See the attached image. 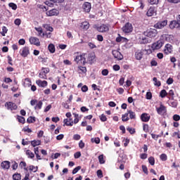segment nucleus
Wrapping results in <instances>:
<instances>
[{"label":"nucleus","instance_id":"obj_1","mask_svg":"<svg viewBox=\"0 0 180 180\" xmlns=\"http://www.w3.org/2000/svg\"><path fill=\"white\" fill-rule=\"evenodd\" d=\"M86 53L77 54L75 56L74 61L79 65H85L86 63Z\"/></svg>","mask_w":180,"mask_h":180},{"label":"nucleus","instance_id":"obj_2","mask_svg":"<svg viewBox=\"0 0 180 180\" xmlns=\"http://www.w3.org/2000/svg\"><path fill=\"white\" fill-rule=\"evenodd\" d=\"M145 36L147 37H150V39H153L158 34L157 30L155 29H150L148 30L147 31L144 32Z\"/></svg>","mask_w":180,"mask_h":180},{"label":"nucleus","instance_id":"obj_3","mask_svg":"<svg viewBox=\"0 0 180 180\" xmlns=\"http://www.w3.org/2000/svg\"><path fill=\"white\" fill-rule=\"evenodd\" d=\"M162 46H164V41H162V39H160L153 43L152 44L151 49L152 50H153V51H155V50H160V49H161Z\"/></svg>","mask_w":180,"mask_h":180},{"label":"nucleus","instance_id":"obj_4","mask_svg":"<svg viewBox=\"0 0 180 180\" xmlns=\"http://www.w3.org/2000/svg\"><path fill=\"white\" fill-rule=\"evenodd\" d=\"M112 54L114 58H116L119 61L123 60V55L119 51V50H112Z\"/></svg>","mask_w":180,"mask_h":180},{"label":"nucleus","instance_id":"obj_5","mask_svg":"<svg viewBox=\"0 0 180 180\" xmlns=\"http://www.w3.org/2000/svg\"><path fill=\"white\" fill-rule=\"evenodd\" d=\"M122 32H124V33H131V32H133V25L129 22L126 23L122 27Z\"/></svg>","mask_w":180,"mask_h":180},{"label":"nucleus","instance_id":"obj_6","mask_svg":"<svg viewBox=\"0 0 180 180\" xmlns=\"http://www.w3.org/2000/svg\"><path fill=\"white\" fill-rule=\"evenodd\" d=\"M163 51L165 54L168 56V54L172 53V51H174V47L172 46V45L167 44L165 46Z\"/></svg>","mask_w":180,"mask_h":180},{"label":"nucleus","instance_id":"obj_7","mask_svg":"<svg viewBox=\"0 0 180 180\" xmlns=\"http://www.w3.org/2000/svg\"><path fill=\"white\" fill-rule=\"evenodd\" d=\"M169 29H180V21L178 20H173L171 21L169 25Z\"/></svg>","mask_w":180,"mask_h":180},{"label":"nucleus","instance_id":"obj_8","mask_svg":"<svg viewBox=\"0 0 180 180\" xmlns=\"http://www.w3.org/2000/svg\"><path fill=\"white\" fill-rule=\"evenodd\" d=\"M95 58H96L95 53L92 52L89 53L87 56V63H89V64H94L95 63Z\"/></svg>","mask_w":180,"mask_h":180},{"label":"nucleus","instance_id":"obj_9","mask_svg":"<svg viewBox=\"0 0 180 180\" xmlns=\"http://www.w3.org/2000/svg\"><path fill=\"white\" fill-rule=\"evenodd\" d=\"M20 56H22V57H26L29 54H30V51L29 49V47L25 46L22 49H21L20 51Z\"/></svg>","mask_w":180,"mask_h":180},{"label":"nucleus","instance_id":"obj_10","mask_svg":"<svg viewBox=\"0 0 180 180\" xmlns=\"http://www.w3.org/2000/svg\"><path fill=\"white\" fill-rule=\"evenodd\" d=\"M167 25H168V20H165L162 22H159L156 23L155 25V27L156 29H164V27H165V26H167Z\"/></svg>","mask_w":180,"mask_h":180},{"label":"nucleus","instance_id":"obj_11","mask_svg":"<svg viewBox=\"0 0 180 180\" xmlns=\"http://www.w3.org/2000/svg\"><path fill=\"white\" fill-rule=\"evenodd\" d=\"M97 30L98 32H101V33L109 32V25L103 24L97 27Z\"/></svg>","mask_w":180,"mask_h":180},{"label":"nucleus","instance_id":"obj_12","mask_svg":"<svg viewBox=\"0 0 180 180\" xmlns=\"http://www.w3.org/2000/svg\"><path fill=\"white\" fill-rule=\"evenodd\" d=\"M60 13V11L56 8H53L46 11V15L48 16H57Z\"/></svg>","mask_w":180,"mask_h":180},{"label":"nucleus","instance_id":"obj_13","mask_svg":"<svg viewBox=\"0 0 180 180\" xmlns=\"http://www.w3.org/2000/svg\"><path fill=\"white\" fill-rule=\"evenodd\" d=\"M6 106L8 110H16L18 109V105L12 102L6 103Z\"/></svg>","mask_w":180,"mask_h":180},{"label":"nucleus","instance_id":"obj_14","mask_svg":"<svg viewBox=\"0 0 180 180\" xmlns=\"http://www.w3.org/2000/svg\"><path fill=\"white\" fill-rule=\"evenodd\" d=\"M30 44H34V46H40V40L37 37H32L30 38Z\"/></svg>","mask_w":180,"mask_h":180},{"label":"nucleus","instance_id":"obj_15","mask_svg":"<svg viewBox=\"0 0 180 180\" xmlns=\"http://www.w3.org/2000/svg\"><path fill=\"white\" fill-rule=\"evenodd\" d=\"M146 15H147V16H154V15H157V11L155 10V8L150 7L148 10Z\"/></svg>","mask_w":180,"mask_h":180},{"label":"nucleus","instance_id":"obj_16","mask_svg":"<svg viewBox=\"0 0 180 180\" xmlns=\"http://www.w3.org/2000/svg\"><path fill=\"white\" fill-rule=\"evenodd\" d=\"M157 112L158 115H164L167 113V108L162 105H160V108H157Z\"/></svg>","mask_w":180,"mask_h":180},{"label":"nucleus","instance_id":"obj_17","mask_svg":"<svg viewBox=\"0 0 180 180\" xmlns=\"http://www.w3.org/2000/svg\"><path fill=\"white\" fill-rule=\"evenodd\" d=\"M162 37V39H165L166 41H169V43H172V41H174V35L163 34Z\"/></svg>","mask_w":180,"mask_h":180},{"label":"nucleus","instance_id":"obj_18","mask_svg":"<svg viewBox=\"0 0 180 180\" xmlns=\"http://www.w3.org/2000/svg\"><path fill=\"white\" fill-rule=\"evenodd\" d=\"M36 84H38L39 86H41V88H46V86H47V81L46 80H37Z\"/></svg>","mask_w":180,"mask_h":180},{"label":"nucleus","instance_id":"obj_19","mask_svg":"<svg viewBox=\"0 0 180 180\" xmlns=\"http://www.w3.org/2000/svg\"><path fill=\"white\" fill-rule=\"evenodd\" d=\"M150 115L147 114V113H143L141 115V119L142 120V122H147L150 120Z\"/></svg>","mask_w":180,"mask_h":180},{"label":"nucleus","instance_id":"obj_20","mask_svg":"<svg viewBox=\"0 0 180 180\" xmlns=\"http://www.w3.org/2000/svg\"><path fill=\"white\" fill-rule=\"evenodd\" d=\"M1 165L3 169H9L11 167V162H9V161H4L1 162Z\"/></svg>","mask_w":180,"mask_h":180},{"label":"nucleus","instance_id":"obj_21","mask_svg":"<svg viewBox=\"0 0 180 180\" xmlns=\"http://www.w3.org/2000/svg\"><path fill=\"white\" fill-rule=\"evenodd\" d=\"M83 8L85 12H90L91 11V3L85 2L83 5Z\"/></svg>","mask_w":180,"mask_h":180},{"label":"nucleus","instance_id":"obj_22","mask_svg":"<svg viewBox=\"0 0 180 180\" xmlns=\"http://www.w3.org/2000/svg\"><path fill=\"white\" fill-rule=\"evenodd\" d=\"M23 85L25 88H29V86H32V80L29 78H26L24 80Z\"/></svg>","mask_w":180,"mask_h":180},{"label":"nucleus","instance_id":"obj_23","mask_svg":"<svg viewBox=\"0 0 180 180\" xmlns=\"http://www.w3.org/2000/svg\"><path fill=\"white\" fill-rule=\"evenodd\" d=\"M64 124L66 126H73L74 125V121H72V119H65L63 120Z\"/></svg>","mask_w":180,"mask_h":180},{"label":"nucleus","instance_id":"obj_24","mask_svg":"<svg viewBox=\"0 0 180 180\" xmlns=\"http://www.w3.org/2000/svg\"><path fill=\"white\" fill-rule=\"evenodd\" d=\"M72 115H73V116H75L73 124H77V123H78V122H79V120L81 119V116H79V115H78L75 112H73Z\"/></svg>","mask_w":180,"mask_h":180},{"label":"nucleus","instance_id":"obj_25","mask_svg":"<svg viewBox=\"0 0 180 180\" xmlns=\"http://www.w3.org/2000/svg\"><path fill=\"white\" fill-rule=\"evenodd\" d=\"M135 57L136 60H141L143 58V53L140 51H137L135 53Z\"/></svg>","mask_w":180,"mask_h":180},{"label":"nucleus","instance_id":"obj_26","mask_svg":"<svg viewBox=\"0 0 180 180\" xmlns=\"http://www.w3.org/2000/svg\"><path fill=\"white\" fill-rule=\"evenodd\" d=\"M41 106H43V102H41V101H37L34 106L35 110H40V109H41Z\"/></svg>","mask_w":180,"mask_h":180},{"label":"nucleus","instance_id":"obj_27","mask_svg":"<svg viewBox=\"0 0 180 180\" xmlns=\"http://www.w3.org/2000/svg\"><path fill=\"white\" fill-rule=\"evenodd\" d=\"M32 147H37V146H40L41 144V141L40 140H34L31 141Z\"/></svg>","mask_w":180,"mask_h":180},{"label":"nucleus","instance_id":"obj_28","mask_svg":"<svg viewBox=\"0 0 180 180\" xmlns=\"http://www.w3.org/2000/svg\"><path fill=\"white\" fill-rule=\"evenodd\" d=\"M42 27L46 29V30H47L48 32H53V30H54V29L49 24H44L42 25Z\"/></svg>","mask_w":180,"mask_h":180},{"label":"nucleus","instance_id":"obj_29","mask_svg":"<svg viewBox=\"0 0 180 180\" xmlns=\"http://www.w3.org/2000/svg\"><path fill=\"white\" fill-rule=\"evenodd\" d=\"M49 51H50V53H56V46H54V44H51L49 45L48 46Z\"/></svg>","mask_w":180,"mask_h":180},{"label":"nucleus","instance_id":"obj_30","mask_svg":"<svg viewBox=\"0 0 180 180\" xmlns=\"http://www.w3.org/2000/svg\"><path fill=\"white\" fill-rule=\"evenodd\" d=\"M82 29H84V30H88V29H89V22H83L82 23Z\"/></svg>","mask_w":180,"mask_h":180},{"label":"nucleus","instance_id":"obj_31","mask_svg":"<svg viewBox=\"0 0 180 180\" xmlns=\"http://www.w3.org/2000/svg\"><path fill=\"white\" fill-rule=\"evenodd\" d=\"M153 81L154 82L155 86H161V82L158 81V79H157V77H153Z\"/></svg>","mask_w":180,"mask_h":180},{"label":"nucleus","instance_id":"obj_32","mask_svg":"<svg viewBox=\"0 0 180 180\" xmlns=\"http://www.w3.org/2000/svg\"><path fill=\"white\" fill-rule=\"evenodd\" d=\"M129 113L128 112L122 115V122H127V120H129Z\"/></svg>","mask_w":180,"mask_h":180},{"label":"nucleus","instance_id":"obj_33","mask_svg":"<svg viewBox=\"0 0 180 180\" xmlns=\"http://www.w3.org/2000/svg\"><path fill=\"white\" fill-rule=\"evenodd\" d=\"M169 105L172 106V108H176V106H178V102L176 101L172 100L169 102Z\"/></svg>","mask_w":180,"mask_h":180},{"label":"nucleus","instance_id":"obj_34","mask_svg":"<svg viewBox=\"0 0 180 180\" xmlns=\"http://www.w3.org/2000/svg\"><path fill=\"white\" fill-rule=\"evenodd\" d=\"M168 95V93H167V91L165 89H163L160 93V96L162 98H165Z\"/></svg>","mask_w":180,"mask_h":180},{"label":"nucleus","instance_id":"obj_35","mask_svg":"<svg viewBox=\"0 0 180 180\" xmlns=\"http://www.w3.org/2000/svg\"><path fill=\"white\" fill-rule=\"evenodd\" d=\"M22 179V176L20 174H15L13 175V180H20Z\"/></svg>","mask_w":180,"mask_h":180},{"label":"nucleus","instance_id":"obj_36","mask_svg":"<svg viewBox=\"0 0 180 180\" xmlns=\"http://www.w3.org/2000/svg\"><path fill=\"white\" fill-rule=\"evenodd\" d=\"M45 4L47 6H49L50 8H53L54 6V3H53V1L51 0H47L45 1Z\"/></svg>","mask_w":180,"mask_h":180},{"label":"nucleus","instance_id":"obj_37","mask_svg":"<svg viewBox=\"0 0 180 180\" xmlns=\"http://www.w3.org/2000/svg\"><path fill=\"white\" fill-rule=\"evenodd\" d=\"M128 115H129L130 119H136V113L134 112L129 110L128 111Z\"/></svg>","mask_w":180,"mask_h":180},{"label":"nucleus","instance_id":"obj_38","mask_svg":"<svg viewBox=\"0 0 180 180\" xmlns=\"http://www.w3.org/2000/svg\"><path fill=\"white\" fill-rule=\"evenodd\" d=\"M27 123H34L36 122V117H30L27 120Z\"/></svg>","mask_w":180,"mask_h":180},{"label":"nucleus","instance_id":"obj_39","mask_svg":"<svg viewBox=\"0 0 180 180\" xmlns=\"http://www.w3.org/2000/svg\"><path fill=\"white\" fill-rule=\"evenodd\" d=\"M8 6L13 11H16V9H18V6L15 3H10Z\"/></svg>","mask_w":180,"mask_h":180},{"label":"nucleus","instance_id":"obj_40","mask_svg":"<svg viewBox=\"0 0 180 180\" xmlns=\"http://www.w3.org/2000/svg\"><path fill=\"white\" fill-rule=\"evenodd\" d=\"M91 143H96V144H99L101 143V139L99 138H92L91 139Z\"/></svg>","mask_w":180,"mask_h":180},{"label":"nucleus","instance_id":"obj_41","mask_svg":"<svg viewBox=\"0 0 180 180\" xmlns=\"http://www.w3.org/2000/svg\"><path fill=\"white\" fill-rule=\"evenodd\" d=\"M162 134H163V132H162L161 134L160 135L151 134L152 139H153L154 140H158V138L162 137Z\"/></svg>","mask_w":180,"mask_h":180},{"label":"nucleus","instance_id":"obj_42","mask_svg":"<svg viewBox=\"0 0 180 180\" xmlns=\"http://www.w3.org/2000/svg\"><path fill=\"white\" fill-rule=\"evenodd\" d=\"M6 33H8V28H6V27L4 26L2 27V32H1V34L2 36H5Z\"/></svg>","mask_w":180,"mask_h":180},{"label":"nucleus","instance_id":"obj_43","mask_svg":"<svg viewBox=\"0 0 180 180\" xmlns=\"http://www.w3.org/2000/svg\"><path fill=\"white\" fill-rule=\"evenodd\" d=\"M20 23H22V20H20V18H16V19L14 20V24H15L16 26H20Z\"/></svg>","mask_w":180,"mask_h":180},{"label":"nucleus","instance_id":"obj_44","mask_svg":"<svg viewBox=\"0 0 180 180\" xmlns=\"http://www.w3.org/2000/svg\"><path fill=\"white\" fill-rule=\"evenodd\" d=\"M19 167L21 168H24L25 171H27V168H26V162H20Z\"/></svg>","mask_w":180,"mask_h":180},{"label":"nucleus","instance_id":"obj_45","mask_svg":"<svg viewBox=\"0 0 180 180\" xmlns=\"http://www.w3.org/2000/svg\"><path fill=\"white\" fill-rule=\"evenodd\" d=\"M78 71H81V72H86V68L84 66H79Z\"/></svg>","mask_w":180,"mask_h":180},{"label":"nucleus","instance_id":"obj_46","mask_svg":"<svg viewBox=\"0 0 180 180\" xmlns=\"http://www.w3.org/2000/svg\"><path fill=\"white\" fill-rule=\"evenodd\" d=\"M27 155H28V157H30V158H34V153H32V151L30 150H27L26 152Z\"/></svg>","mask_w":180,"mask_h":180},{"label":"nucleus","instance_id":"obj_47","mask_svg":"<svg viewBox=\"0 0 180 180\" xmlns=\"http://www.w3.org/2000/svg\"><path fill=\"white\" fill-rule=\"evenodd\" d=\"M30 171H32V172H37V167H34L33 165L30 166L29 168Z\"/></svg>","mask_w":180,"mask_h":180},{"label":"nucleus","instance_id":"obj_48","mask_svg":"<svg viewBox=\"0 0 180 180\" xmlns=\"http://www.w3.org/2000/svg\"><path fill=\"white\" fill-rule=\"evenodd\" d=\"M127 130L130 133V134H134L136 133V130L133 128L128 127L127 128Z\"/></svg>","mask_w":180,"mask_h":180},{"label":"nucleus","instance_id":"obj_49","mask_svg":"<svg viewBox=\"0 0 180 180\" xmlns=\"http://www.w3.org/2000/svg\"><path fill=\"white\" fill-rule=\"evenodd\" d=\"M34 29H35V30H36L37 32H38L39 36H41V33H43V29L41 28V27H35Z\"/></svg>","mask_w":180,"mask_h":180},{"label":"nucleus","instance_id":"obj_50","mask_svg":"<svg viewBox=\"0 0 180 180\" xmlns=\"http://www.w3.org/2000/svg\"><path fill=\"white\" fill-rule=\"evenodd\" d=\"M42 37H46V39H50L51 37V33H42Z\"/></svg>","mask_w":180,"mask_h":180},{"label":"nucleus","instance_id":"obj_51","mask_svg":"<svg viewBox=\"0 0 180 180\" xmlns=\"http://www.w3.org/2000/svg\"><path fill=\"white\" fill-rule=\"evenodd\" d=\"M160 0H148L149 4H150V5H157V4H158Z\"/></svg>","mask_w":180,"mask_h":180},{"label":"nucleus","instance_id":"obj_52","mask_svg":"<svg viewBox=\"0 0 180 180\" xmlns=\"http://www.w3.org/2000/svg\"><path fill=\"white\" fill-rule=\"evenodd\" d=\"M101 74L104 77H106V75H108L109 74V70H108V69H104L102 70Z\"/></svg>","mask_w":180,"mask_h":180},{"label":"nucleus","instance_id":"obj_53","mask_svg":"<svg viewBox=\"0 0 180 180\" xmlns=\"http://www.w3.org/2000/svg\"><path fill=\"white\" fill-rule=\"evenodd\" d=\"M97 176H98V178H103V174L102 173V170L98 169V170L97 171Z\"/></svg>","mask_w":180,"mask_h":180},{"label":"nucleus","instance_id":"obj_54","mask_svg":"<svg viewBox=\"0 0 180 180\" xmlns=\"http://www.w3.org/2000/svg\"><path fill=\"white\" fill-rule=\"evenodd\" d=\"M18 122L20 123H22V124H25V117H18Z\"/></svg>","mask_w":180,"mask_h":180},{"label":"nucleus","instance_id":"obj_55","mask_svg":"<svg viewBox=\"0 0 180 180\" xmlns=\"http://www.w3.org/2000/svg\"><path fill=\"white\" fill-rule=\"evenodd\" d=\"M88 46L89 47H90V49H96V45H95V44L92 43V42H89L88 43Z\"/></svg>","mask_w":180,"mask_h":180},{"label":"nucleus","instance_id":"obj_56","mask_svg":"<svg viewBox=\"0 0 180 180\" xmlns=\"http://www.w3.org/2000/svg\"><path fill=\"white\" fill-rule=\"evenodd\" d=\"M44 73V75H46V74H49V72H50V69L45 68H42V72Z\"/></svg>","mask_w":180,"mask_h":180},{"label":"nucleus","instance_id":"obj_57","mask_svg":"<svg viewBox=\"0 0 180 180\" xmlns=\"http://www.w3.org/2000/svg\"><path fill=\"white\" fill-rule=\"evenodd\" d=\"M142 169L144 174H148V169H147V167L146 165H142Z\"/></svg>","mask_w":180,"mask_h":180},{"label":"nucleus","instance_id":"obj_58","mask_svg":"<svg viewBox=\"0 0 180 180\" xmlns=\"http://www.w3.org/2000/svg\"><path fill=\"white\" fill-rule=\"evenodd\" d=\"M173 120L175 121V122H179V120H180V116L179 115H174L173 116Z\"/></svg>","mask_w":180,"mask_h":180},{"label":"nucleus","instance_id":"obj_59","mask_svg":"<svg viewBox=\"0 0 180 180\" xmlns=\"http://www.w3.org/2000/svg\"><path fill=\"white\" fill-rule=\"evenodd\" d=\"M79 169H81V167H80V166L77 167L76 168H75V169H73L72 174H77V172H78V171H79Z\"/></svg>","mask_w":180,"mask_h":180},{"label":"nucleus","instance_id":"obj_60","mask_svg":"<svg viewBox=\"0 0 180 180\" xmlns=\"http://www.w3.org/2000/svg\"><path fill=\"white\" fill-rule=\"evenodd\" d=\"M153 98V94H151V92H147L146 93V99H151Z\"/></svg>","mask_w":180,"mask_h":180},{"label":"nucleus","instance_id":"obj_61","mask_svg":"<svg viewBox=\"0 0 180 180\" xmlns=\"http://www.w3.org/2000/svg\"><path fill=\"white\" fill-rule=\"evenodd\" d=\"M100 119H101V122H106V120H108L106 118V116L103 114L101 115Z\"/></svg>","mask_w":180,"mask_h":180},{"label":"nucleus","instance_id":"obj_62","mask_svg":"<svg viewBox=\"0 0 180 180\" xmlns=\"http://www.w3.org/2000/svg\"><path fill=\"white\" fill-rule=\"evenodd\" d=\"M174 83V79L169 77L167 80V84L168 85H171V84Z\"/></svg>","mask_w":180,"mask_h":180},{"label":"nucleus","instance_id":"obj_63","mask_svg":"<svg viewBox=\"0 0 180 180\" xmlns=\"http://www.w3.org/2000/svg\"><path fill=\"white\" fill-rule=\"evenodd\" d=\"M23 131H27V133H32V129H30L29 127H25L22 129Z\"/></svg>","mask_w":180,"mask_h":180},{"label":"nucleus","instance_id":"obj_64","mask_svg":"<svg viewBox=\"0 0 180 180\" xmlns=\"http://www.w3.org/2000/svg\"><path fill=\"white\" fill-rule=\"evenodd\" d=\"M148 161L150 165H154V164H155V160H154V158H149Z\"/></svg>","mask_w":180,"mask_h":180}]
</instances>
